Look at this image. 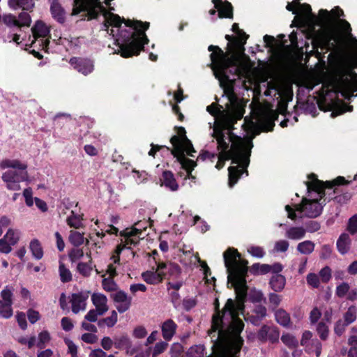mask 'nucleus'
I'll return each mask as SVG.
<instances>
[{
    "instance_id": "obj_1",
    "label": "nucleus",
    "mask_w": 357,
    "mask_h": 357,
    "mask_svg": "<svg viewBox=\"0 0 357 357\" xmlns=\"http://www.w3.org/2000/svg\"><path fill=\"white\" fill-rule=\"evenodd\" d=\"M223 257L228 273V283L235 289L236 301L228 299L222 314L218 311L213 317L212 332L217 331L218 337L213 346V356L208 357H237L243 344L240 334L244 324L238 316L243 314L247 294V262L234 248H229Z\"/></svg>"
},
{
    "instance_id": "obj_2",
    "label": "nucleus",
    "mask_w": 357,
    "mask_h": 357,
    "mask_svg": "<svg viewBox=\"0 0 357 357\" xmlns=\"http://www.w3.org/2000/svg\"><path fill=\"white\" fill-rule=\"evenodd\" d=\"M214 121L208 123L209 135L216 140L220 151L218 161L215 165L218 169H222L225 162L231 160L236 165L229 167V185L232 188L243 172H247L250 156L252 148V139L261 131H271L278 114L274 110L264 112L256 121L245 117L242 128L245 132L243 137L234 135L231 130L234 124L240 119L213 116Z\"/></svg>"
},
{
    "instance_id": "obj_3",
    "label": "nucleus",
    "mask_w": 357,
    "mask_h": 357,
    "mask_svg": "<svg viewBox=\"0 0 357 357\" xmlns=\"http://www.w3.org/2000/svg\"><path fill=\"white\" fill-rule=\"evenodd\" d=\"M208 50L212 52L210 55L211 68L223 89V97L227 102L225 107L212 104L207 107L206 110L213 116L241 119L243 116L244 108L234 92V77L247 75L249 73L252 67L250 60L243 51L228 56L217 46L210 45Z\"/></svg>"
},
{
    "instance_id": "obj_4",
    "label": "nucleus",
    "mask_w": 357,
    "mask_h": 357,
    "mask_svg": "<svg viewBox=\"0 0 357 357\" xmlns=\"http://www.w3.org/2000/svg\"><path fill=\"white\" fill-rule=\"evenodd\" d=\"M310 181L306 182L307 189L309 192V198L304 197L300 204L295 205V208L287 205L285 210L288 213V218L296 220L297 218L307 217L314 218L322 212L324 201L321 202L324 195L325 188H331L333 185H347L351 181L345 179L343 176H338L333 181L321 183L314 175L309 176Z\"/></svg>"
},
{
    "instance_id": "obj_5",
    "label": "nucleus",
    "mask_w": 357,
    "mask_h": 357,
    "mask_svg": "<svg viewBox=\"0 0 357 357\" xmlns=\"http://www.w3.org/2000/svg\"><path fill=\"white\" fill-rule=\"evenodd\" d=\"M296 8H298L300 16L296 17L303 26H307L311 30H314L316 26H325L331 22L330 13L327 10H319V16L312 13V9L309 4H301L298 1H293L287 6V9L296 14Z\"/></svg>"
},
{
    "instance_id": "obj_6",
    "label": "nucleus",
    "mask_w": 357,
    "mask_h": 357,
    "mask_svg": "<svg viewBox=\"0 0 357 357\" xmlns=\"http://www.w3.org/2000/svg\"><path fill=\"white\" fill-rule=\"evenodd\" d=\"M171 143L174 146L172 153L177 158L182 167L186 171V178L195 179V177L192 175V170L196 166V163L185 157V153L194 157L193 153L195 152L191 142L185 136L184 128H181L178 131V136H174L171 138Z\"/></svg>"
},
{
    "instance_id": "obj_7",
    "label": "nucleus",
    "mask_w": 357,
    "mask_h": 357,
    "mask_svg": "<svg viewBox=\"0 0 357 357\" xmlns=\"http://www.w3.org/2000/svg\"><path fill=\"white\" fill-rule=\"evenodd\" d=\"M0 167L2 169H13L3 172L1 176L2 181L9 190H20V183L28 179V174L26 172L27 165L19 160L4 159L1 161Z\"/></svg>"
},
{
    "instance_id": "obj_8",
    "label": "nucleus",
    "mask_w": 357,
    "mask_h": 357,
    "mask_svg": "<svg viewBox=\"0 0 357 357\" xmlns=\"http://www.w3.org/2000/svg\"><path fill=\"white\" fill-rule=\"evenodd\" d=\"M137 225L139 223H136L132 228H127L121 233V235L125 238V244L119 245L110 258L112 262L107 266V273L110 278H113L116 275L117 264H120L119 255L122 250L126 245H136L139 242V235L142 234V229L136 227Z\"/></svg>"
},
{
    "instance_id": "obj_9",
    "label": "nucleus",
    "mask_w": 357,
    "mask_h": 357,
    "mask_svg": "<svg viewBox=\"0 0 357 357\" xmlns=\"http://www.w3.org/2000/svg\"><path fill=\"white\" fill-rule=\"evenodd\" d=\"M137 225L139 223H136L132 228H127L121 233V235L125 238V244L119 245L110 258L112 262L107 266V273L110 278H113L116 275L117 264H120L119 255L122 250L126 245H136L139 242V235L142 234V229L136 227Z\"/></svg>"
},
{
    "instance_id": "obj_10",
    "label": "nucleus",
    "mask_w": 357,
    "mask_h": 357,
    "mask_svg": "<svg viewBox=\"0 0 357 357\" xmlns=\"http://www.w3.org/2000/svg\"><path fill=\"white\" fill-rule=\"evenodd\" d=\"M355 63L347 62L341 65L338 69V87L342 96L348 98L354 91H357V77L353 72Z\"/></svg>"
},
{
    "instance_id": "obj_11",
    "label": "nucleus",
    "mask_w": 357,
    "mask_h": 357,
    "mask_svg": "<svg viewBox=\"0 0 357 357\" xmlns=\"http://www.w3.org/2000/svg\"><path fill=\"white\" fill-rule=\"evenodd\" d=\"M357 319V308L354 305L350 306L343 314V319L337 321L335 326V333L341 335L346 327L354 323Z\"/></svg>"
},
{
    "instance_id": "obj_12",
    "label": "nucleus",
    "mask_w": 357,
    "mask_h": 357,
    "mask_svg": "<svg viewBox=\"0 0 357 357\" xmlns=\"http://www.w3.org/2000/svg\"><path fill=\"white\" fill-rule=\"evenodd\" d=\"M89 297V291H82L73 294L70 298L72 311L75 314L84 311L86 307V301Z\"/></svg>"
},
{
    "instance_id": "obj_13",
    "label": "nucleus",
    "mask_w": 357,
    "mask_h": 357,
    "mask_svg": "<svg viewBox=\"0 0 357 357\" xmlns=\"http://www.w3.org/2000/svg\"><path fill=\"white\" fill-rule=\"evenodd\" d=\"M312 337V333L306 331L303 333L302 339L301 340V345L305 347L307 352H315L316 356L319 357L321 352V344L317 340H314L310 342Z\"/></svg>"
},
{
    "instance_id": "obj_14",
    "label": "nucleus",
    "mask_w": 357,
    "mask_h": 357,
    "mask_svg": "<svg viewBox=\"0 0 357 357\" xmlns=\"http://www.w3.org/2000/svg\"><path fill=\"white\" fill-rule=\"evenodd\" d=\"M113 300L116 303V310L120 313L126 312L131 306L132 298L123 291H118L114 294Z\"/></svg>"
},
{
    "instance_id": "obj_15",
    "label": "nucleus",
    "mask_w": 357,
    "mask_h": 357,
    "mask_svg": "<svg viewBox=\"0 0 357 357\" xmlns=\"http://www.w3.org/2000/svg\"><path fill=\"white\" fill-rule=\"evenodd\" d=\"M33 36L35 40L38 38H42L41 40H38L39 45L43 47V49H47L49 44L48 40H44L49 33V28L41 21H38L31 29Z\"/></svg>"
},
{
    "instance_id": "obj_16",
    "label": "nucleus",
    "mask_w": 357,
    "mask_h": 357,
    "mask_svg": "<svg viewBox=\"0 0 357 357\" xmlns=\"http://www.w3.org/2000/svg\"><path fill=\"white\" fill-rule=\"evenodd\" d=\"M280 333L278 330L273 326H263L257 333V338L261 341L269 340L275 342L278 340Z\"/></svg>"
},
{
    "instance_id": "obj_17",
    "label": "nucleus",
    "mask_w": 357,
    "mask_h": 357,
    "mask_svg": "<svg viewBox=\"0 0 357 357\" xmlns=\"http://www.w3.org/2000/svg\"><path fill=\"white\" fill-rule=\"evenodd\" d=\"M70 63L75 69L84 75L91 73L93 70V63L89 59L74 57L70 60Z\"/></svg>"
},
{
    "instance_id": "obj_18",
    "label": "nucleus",
    "mask_w": 357,
    "mask_h": 357,
    "mask_svg": "<svg viewBox=\"0 0 357 357\" xmlns=\"http://www.w3.org/2000/svg\"><path fill=\"white\" fill-rule=\"evenodd\" d=\"M91 301L95 306V310L99 312V316L105 314L108 311V300L104 294L101 293H93L91 295Z\"/></svg>"
},
{
    "instance_id": "obj_19",
    "label": "nucleus",
    "mask_w": 357,
    "mask_h": 357,
    "mask_svg": "<svg viewBox=\"0 0 357 357\" xmlns=\"http://www.w3.org/2000/svg\"><path fill=\"white\" fill-rule=\"evenodd\" d=\"M215 8L218 11L219 17L231 18L233 16L232 6L227 1L222 0H213Z\"/></svg>"
},
{
    "instance_id": "obj_20",
    "label": "nucleus",
    "mask_w": 357,
    "mask_h": 357,
    "mask_svg": "<svg viewBox=\"0 0 357 357\" xmlns=\"http://www.w3.org/2000/svg\"><path fill=\"white\" fill-rule=\"evenodd\" d=\"M165 273L163 271H156L154 268L147 271L142 274L143 280L148 284H155L161 282L163 280Z\"/></svg>"
},
{
    "instance_id": "obj_21",
    "label": "nucleus",
    "mask_w": 357,
    "mask_h": 357,
    "mask_svg": "<svg viewBox=\"0 0 357 357\" xmlns=\"http://www.w3.org/2000/svg\"><path fill=\"white\" fill-rule=\"evenodd\" d=\"M114 344L117 349L125 348L128 354L132 355L134 354V350L131 349V340L126 334L115 337Z\"/></svg>"
},
{
    "instance_id": "obj_22",
    "label": "nucleus",
    "mask_w": 357,
    "mask_h": 357,
    "mask_svg": "<svg viewBox=\"0 0 357 357\" xmlns=\"http://www.w3.org/2000/svg\"><path fill=\"white\" fill-rule=\"evenodd\" d=\"M306 231L303 227H290L286 229L285 237L290 240L298 241L305 237Z\"/></svg>"
},
{
    "instance_id": "obj_23",
    "label": "nucleus",
    "mask_w": 357,
    "mask_h": 357,
    "mask_svg": "<svg viewBox=\"0 0 357 357\" xmlns=\"http://www.w3.org/2000/svg\"><path fill=\"white\" fill-rule=\"evenodd\" d=\"M351 240L348 234H342L337 241V249L341 255L347 254L351 246Z\"/></svg>"
},
{
    "instance_id": "obj_24",
    "label": "nucleus",
    "mask_w": 357,
    "mask_h": 357,
    "mask_svg": "<svg viewBox=\"0 0 357 357\" xmlns=\"http://www.w3.org/2000/svg\"><path fill=\"white\" fill-rule=\"evenodd\" d=\"M176 327V324L172 319L165 321L162 325V334L163 338L167 341L171 340L175 334Z\"/></svg>"
},
{
    "instance_id": "obj_25",
    "label": "nucleus",
    "mask_w": 357,
    "mask_h": 357,
    "mask_svg": "<svg viewBox=\"0 0 357 357\" xmlns=\"http://www.w3.org/2000/svg\"><path fill=\"white\" fill-rule=\"evenodd\" d=\"M162 185L169 188L171 190L175 191L178 189V184L171 172L165 171L162 174Z\"/></svg>"
},
{
    "instance_id": "obj_26",
    "label": "nucleus",
    "mask_w": 357,
    "mask_h": 357,
    "mask_svg": "<svg viewBox=\"0 0 357 357\" xmlns=\"http://www.w3.org/2000/svg\"><path fill=\"white\" fill-rule=\"evenodd\" d=\"M285 277L280 274L273 275L270 280V285L275 291H281L285 286Z\"/></svg>"
},
{
    "instance_id": "obj_27",
    "label": "nucleus",
    "mask_w": 357,
    "mask_h": 357,
    "mask_svg": "<svg viewBox=\"0 0 357 357\" xmlns=\"http://www.w3.org/2000/svg\"><path fill=\"white\" fill-rule=\"evenodd\" d=\"M266 316V308L262 305H256L253 310V314L250 317V321L258 325L259 322Z\"/></svg>"
},
{
    "instance_id": "obj_28",
    "label": "nucleus",
    "mask_w": 357,
    "mask_h": 357,
    "mask_svg": "<svg viewBox=\"0 0 357 357\" xmlns=\"http://www.w3.org/2000/svg\"><path fill=\"white\" fill-rule=\"evenodd\" d=\"M36 0H8V5L13 9L20 7L23 10H29L34 6Z\"/></svg>"
},
{
    "instance_id": "obj_29",
    "label": "nucleus",
    "mask_w": 357,
    "mask_h": 357,
    "mask_svg": "<svg viewBox=\"0 0 357 357\" xmlns=\"http://www.w3.org/2000/svg\"><path fill=\"white\" fill-rule=\"evenodd\" d=\"M29 249L33 257L38 260L43 257V249L38 239H33L29 244Z\"/></svg>"
},
{
    "instance_id": "obj_30",
    "label": "nucleus",
    "mask_w": 357,
    "mask_h": 357,
    "mask_svg": "<svg viewBox=\"0 0 357 357\" xmlns=\"http://www.w3.org/2000/svg\"><path fill=\"white\" fill-rule=\"evenodd\" d=\"M275 317L277 322L283 326H288L290 324L289 314L282 309H278L275 312Z\"/></svg>"
},
{
    "instance_id": "obj_31",
    "label": "nucleus",
    "mask_w": 357,
    "mask_h": 357,
    "mask_svg": "<svg viewBox=\"0 0 357 357\" xmlns=\"http://www.w3.org/2000/svg\"><path fill=\"white\" fill-rule=\"evenodd\" d=\"M315 245L311 241H304L297 245V250L303 255H310L314 250Z\"/></svg>"
},
{
    "instance_id": "obj_32",
    "label": "nucleus",
    "mask_w": 357,
    "mask_h": 357,
    "mask_svg": "<svg viewBox=\"0 0 357 357\" xmlns=\"http://www.w3.org/2000/svg\"><path fill=\"white\" fill-rule=\"evenodd\" d=\"M51 12L53 17L59 22H63L65 20V13L61 6L56 3H54L51 6Z\"/></svg>"
},
{
    "instance_id": "obj_33",
    "label": "nucleus",
    "mask_w": 357,
    "mask_h": 357,
    "mask_svg": "<svg viewBox=\"0 0 357 357\" xmlns=\"http://www.w3.org/2000/svg\"><path fill=\"white\" fill-rule=\"evenodd\" d=\"M118 321V314L115 310L111 312L110 316L103 318L98 321V326H102L103 324L107 327H113Z\"/></svg>"
},
{
    "instance_id": "obj_34",
    "label": "nucleus",
    "mask_w": 357,
    "mask_h": 357,
    "mask_svg": "<svg viewBox=\"0 0 357 357\" xmlns=\"http://www.w3.org/2000/svg\"><path fill=\"white\" fill-rule=\"evenodd\" d=\"M20 232L19 230L17 229H9L6 234L4 235L3 238L8 241L9 242V243L11 245H15L19 239H20Z\"/></svg>"
},
{
    "instance_id": "obj_35",
    "label": "nucleus",
    "mask_w": 357,
    "mask_h": 357,
    "mask_svg": "<svg viewBox=\"0 0 357 357\" xmlns=\"http://www.w3.org/2000/svg\"><path fill=\"white\" fill-rule=\"evenodd\" d=\"M66 221L67 224L70 227L78 229L82 226V218L81 215L75 214L74 211L71 212V215L67 218Z\"/></svg>"
},
{
    "instance_id": "obj_36",
    "label": "nucleus",
    "mask_w": 357,
    "mask_h": 357,
    "mask_svg": "<svg viewBox=\"0 0 357 357\" xmlns=\"http://www.w3.org/2000/svg\"><path fill=\"white\" fill-rule=\"evenodd\" d=\"M59 272L60 279L62 282H68L72 280V273L65 266L63 263L59 262Z\"/></svg>"
},
{
    "instance_id": "obj_37",
    "label": "nucleus",
    "mask_w": 357,
    "mask_h": 357,
    "mask_svg": "<svg viewBox=\"0 0 357 357\" xmlns=\"http://www.w3.org/2000/svg\"><path fill=\"white\" fill-rule=\"evenodd\" d=\"M69 241L75 246H79L84 242V235L76 231H70Z\"/></svg>"
},
{
    "instance_id": "obj_38",
    "label": "nucleus",
    "mask_w": 357,
    "mask_h": 357,
    "mask_svg": "<svg viewBox=\"0 0 357 357\" xmlns=\"http://www.w3.org/2000/svg\"><path fill=\"white\" fill-rule=\"evenodd\" d=\"M12 304L3 303L0 301V315L6 319L10 318L13 315Z\"/></svg>"
},
{
    "instance_id": "obj_39",
    "label": "nucleus",
    "mask_w": 357,
    "mask_h": 357,
    "mask_svg": "<svg viewBox=\"0 0 357 357\" xmlns=\"http://www.w3.org/2000/svg\"><path fill=\"white\" fill-rule=\"evenodd\" d=\"M350 290V286L347 282H342L337 286L335 289V294L340 298L347 296Z\"/></svg>"
},
{
    "instance_id": "obj_40",
    "label": "nucleus",
    "mask_w": 357,
    "mask_h": 357,
    "mask_svg": "<svg viewBox=\"0 0 357 357\" xmlns=\"http://www.w3.org/2000/svg\"><path fill=\"white\" fill-rule=\"evenodd\" d=\"M289 246V243L284 239H281L275 241L273 247L274 252H286Z\"/></svg>"
},
{
    "instance_id": "obj_41",
    "label": "nucleus",
    "mask_w": 357,
    "mask_h": 357,
    "mask_svg": "<svg viewBox=\"0 0 357 357\" xmlns=\"http://www.w3.org/2000/svg\"><path fill=\"white\" fill-rule=\"evenodd\" d=\"M188 354L191 357H204V347L202 345H195L189 349Z\"/></svg>"
},
{
    "instance_id": "obj_42",
    "label": "nucleus",
    "mask_w": 357,
    "mask_h": 357,
    "mask_svg": "<svg viewBox=\"0 0 357 357\" xmlns=\"http://www.w3.org/2000/svg\"><path fill=\"white\" fill-rule=\"evenodd\" d=\"M77 271L84 277H89L93 270L92 266L87 263H79L77 267Z\"/></svg>"
},
{
    "instance_id": "obj_43",
    "label": "nucleus",
    "mask_w": 357,
    "mask_h": 357,
    "mask_svg": "<svg viewBox=\"0 0 357 357\" xmlns=\"http://www.w3.org/2000/svg\"><path fill=\"white\" fill-rule=\"evenodd\" d=\"M133 178L137 184H141L146 181L148 174L145 171H137L135 169L132 170Z\"/></svg>"
},
{
    "instance_id": "obj_44",
    "label": "nucleus",
    "mask_w": 357,
    "mask_h": 357,
    "mask_svg": "<svg viewBox=\"0 0 357 357\" xmlns=\"http://www.w3.org/2000/svg\"><path fill=\"white\" fill-rule=\"evenodd\" d=\"M50 340V335L47 331H42L38 335V341L37 346L43 348Z\"/></svg>"
},
{
    "instance_id": "obj_45",
    "label": "nucleus",
    "mask_w": 357,
    "mask_h": 357,
    "mask_svg": "<svg viewBox=\"0 0 357 357\" xmlns=\"http://www.w3.org/2000/svg\"><path fill=\"white\" fill-rule=\"evenodd\" d=\"M282 342L289 347H294L298 344L296 339L290 334H284L281 337Z\"/></svg>"
},
{
    "instance_id": "obj_46",
    "label": "nucleus",
    "mask_w": 357,
    "mask_h": 357,
    "mask_svg": "<svg viewBox=\"0 0 357 357\" xmlns=\"http://www.w3.org/2000/svg\"><path fill=\"white\" fill-rule=\"evenodd\" d=\"M68 257L72 262H75L84 257V252L82 249L73 248L68 253Z\"/></svg>"
},
{
    "instance_id": "obj_47",
    "label": "nucleus",
    "mask_w": 357,
    "mask_h": 357,
    "mask_svg": "<svg viewBox=\"0 0 357 357\" xmlns=\"http://www.w3.org/2000/svg\"><path fill=\"white\" fill-rule=\"evenodd\" d=\"M31 21V17L27 13L23 12L20 13L17 20L18 28L24 26H29Z\"/></svg>"
},
{
    "instance_id": "obj_48",
    "label": "nucleus",
    "mask_w": 357,
    "mask_h": 357,
    "mask_svg": "<svg viewBox=\"0 0 357 357\" xmlns=\"http://www.w3.org/2000/svg\"><path fill=\"white\" fill-rule=\"evenodd\" d=\"M1 296L3 299V303H9L10 304L13 303L12 296H13V289L10 287H6L1 292Z\"/></svg>"
},
{
    "instance_id": "obj_49",
    "label": "nucleus",
    "mask_w": 357,
    "mask_h": 357,
    "mask_svg": "<svg viewBox=\"0 0 357 357\" xmlns=\"http://www.w3.org/2000/svg\"><path fill=\"white\" fill-rule=\"evenodd\" d=\"M317 331L320 338L323 340H326L328 335V327L323 322L318 324Z\"/></svg>"
},
{
    "instance_id": "obj_50",
    "label": "nucleus",
    "mask_w": 357,
    "mask_h": 357,
    "mask_svg": "<svg viewBox=\"0 0 357 357\" xmlns=\"http://www.w3.org/2000/svg\"><path fill=\"white\" fill-rule=\"evenodd\" d=\"M307 283L308 285L313 288H318L320 284L319 276L315 273H309L306 278Z\"/></svg>"
},
{
    "instance_id": "obj_51",
    "label": "nucleus",
    "mask_w": 357,
    "mask_h": 357,
    "mask_svg": "<svg viewBox=\"0 0 357 357\" xmlns=\"http://www.w3.org/2000/svg\"><path fill=\"white\" fill-rule=\"evenodd\" d=\"M168 344L165 342H158L153 347L152 357H157L163 353L167 348Z\"/></svg>"
},
{
    "instance_id": "obj_52",
    "label": "nucleus",
    "mask_w": 357,
    "mask_h": 357,
    "mask_svg": "<svg viewBox=\"0 0 357 357\" xmlns=\"http://www.w3.org/2000/svg\"><path fill=\"white\" fill-rule=\"evenodd\" d=\"M23 196L25 199V203L27 206L30 207L33 205L34 198L33 197V191L31 188L24 190Z\"/></svg>"
},
{
    "instance_id": "obj_53",
    "label": "nucleus",
    "mask_w": 357,
    "mask_h": 357,
    "mask_svg": "<svg viewBox=\"0 0 357 357\" xmlns=\"http://www.w3.org/2000/svg\"><path fill=\"white\" fill-rule=\"evenodd\" d=\"M3 22L4 24H6L8 26H17L18 27V22L17 19L16 17L11 15V14H7L3 15L2 17Z\"/></svg>"
},
{
    "instance_id": "obj_54",
    "label": "nucleus",
    "mask_w": 357,
    "mask_h": 357,
    "mask_svg": "<svg viewBox=\"0 0 357 357\" xmlns=\"http://www.w3.org/2000/svg\"><path fill=\"white\" fill-rule=\"evenodd\" d=\"M347 230L351 234L357 232V215H353L348 222Z\"/></svg>"
},
{
    "instance_id": "obj_55",
    "label": "nucleus",
    "mask_w": 357,
    "mask_h": 357,
    "mask_svg": "<svg viewBox=\"0 0 357 357\" xmlns=\"http://www.w3.org/2000/svg\"><path fill=\"white\" fill-rule=\"evenodd\" d=\"M61 328L65 331H70L74 328V324L71 319L63 317L61 321Z\"/></svg>"
},
{
    "instance_id": "obj_56",
    "label": "nucleus",
    "mask_w": 357,
    "mask_h": 357,
    "mask_svg": "<svg viewBox=\"0 0 357 357\" xmlns=\"http://www.w3.org/2000/svg\"><path fill=\"white\" fill-rule=\"evenodd\" d=\"M319 276L323 282H328L331 278V270L328 266L323 268L319 271Z\"/></svg>"
},
{
    "instance_id": "obj_57",
    "label": "nucleus",
    "mask_w": 357,
    "mask_h": 357,
    "mask_svg": "<svg viewBox=\"0 0 357 357\" xmlns=\"http://www.w3.org/2000/svg\"><path fill=\"white\" fill-rule=\"evenodd\" d=\"M352 109V106H349L345 104H342L341 106H340L335 110H334L331 115L332 117H335L346 112H351Z\"/></svg>"
},
{
    "instance_id": "obj_58",
    "label": "nucleus",
    "mask_w": 357,
    "mask_h": 357,
    "mask_svg": "<svg viewBox=\"0 0 357 357\" xmlns=\"http://www.w3.org/2000/svg\"><path fill=\"white\" fill-rule=\"evenodd\" d=\"M248 251L254 257L261 258L264 255V251L261 247L251 246L248 248Z\"/></svg>"
},
{
    "instance_id": "obj_59",
    "label": "nucleus",
    "mask_w": 357,
    "mask_h": 357,
    "mask_svg": "<svg viewBox=\"0 0 357 357\" xmlns=\"http://www.w3.org/2000/svg\"><path fill=\"white\" fill-rule=\"evenodd\" d=\"M116 284L111 278H105L102 280V287L105 291H114L116 289Z\"/></svg>"
},
{
    "instance_id": "obj_60",
    "label": "nucleus",
    "mask_w": 357,
    "mask_h": 357,
    "mask_svg": "<svg viewBox=\"0 0 357 357\" xmlns=\"http://www.w3.org/2000/svg\"><path fill=\"white\" fill-rule=\"evenodd\" d=\"M81 339L86 343L93 344L98 340V337L93 333H86L82 335Z\"/></svg>"
},
{
    "instance_id": "obj_61",
    "label": "nucleus",
    "mask_w": 357,
    "mask_h": 357,
    "mask_svg": "<svg viewBox=\"0 0 357 357\" xmlns=\"http://www.w3.org/2000/svg\"><path fill=\"white\" fill-rule=\"evenodd\" d=\"M98 316H99V312L96 310L92 309L85 315L84 320L89 322H95L98 320Z\"/></svg>"
},
{
    "instance_id": "obj_62",
    "label": "nucleus",
    "mask_w": 357,
    "mask_h": 357,
    "mask_svg": "<svg viewBox=\"0 0 357 357\" xmlns=\"http://www.w3.org/2000/svg\"><path fill=\"white\" fill-rule=\"evenodd\" d=\"M11 246L4 238L0 239V252L9 253L12 250Z\"/></svg>"
},
{
    "instance_id": "obj_63",
    "label": "nucleus",
    "mask_w": 357,
    "mask_h": 357,
    "mask_svg": "<svg viewBox=\"0 0 357 357\" xmlns=\"http://www.w3.org/2000/svg\"><path fill=\"white\" fill-rule=\"evenodd\" d=\"M16 319L20 327L22 329L25 330L27 327L25 314L23 312H17L16 314Z\"/></svg>"
},
{
    "instance_id": "obj_64",
    "label": "nucleus",
    "mask_w": 357,
    "mask_h": 357,
    "mask_svg": "<svg viewBox=\"0 0 357 357\" xmlns=\"http://www.w3.org/2000/svg\"><path fill=\"white\" fill-rule=\"evenodd\" d=\"M147 334V331L146 328L143 326H137L136 327L132 332V335L135 338H143Z\"/></svg>"
}]
</instances>
